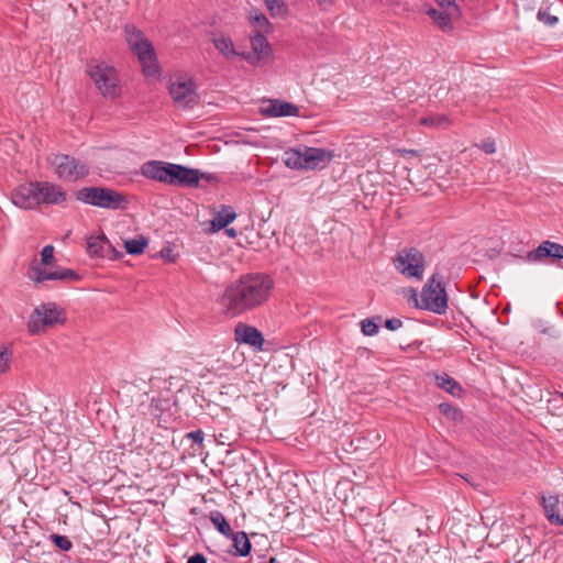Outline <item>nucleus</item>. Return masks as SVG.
Returning <instances> with one entry per match:
<instances>
[{
	"label": "nucleus",
	"instance_id": "obj_1",
	"mask_svg": "<svg viewBox=\"0 0 563 563\" xmlns=\"http://www.w3.org/2000/svg\"><path fill=\"white\" fill-rule=\"evenodd\" d=\"M274 288L273 279L265 274H245L229 284L220 302L227 314L241 316L265 305Z\"/></svg>",
	"mask_w": 563,
	"mask_h": 563
},
{
	"label": "nucleus",
	"instance_id": "obj_2",
	"mask_svg": "<svg viewBox=\"0 0 563 563\" xmlns=\"http://www.w3.org/2000/svg\"><path fill=\"white\" fill-rule=\"evenodd\" d=\"M123 32L129 48L137 56L143 74L146 77L158 76L159 65L155 49L145 34L132 23L125 24Z\"/></svg>",
	"mask_w": 563,
	"mask_h": 563
},
{
	"label": "nucleus",
	"instance_id": "obj_3",
	"mask_svg": "<svg viewBox=\"0 0 563 563\" xmlns=\"http://www.w3.org/2000/svg\"><path fill=\"white\" fill-rule=\"evenodd\" d=\"M55 262L54 246L45 245L41 251V260L34 258L27 268V277L35 284L47 280L73 282L79 280V275L69 268L56 267L54 271L42 266H51Z\"/></svg>",
	"mask_w": 563,
	"mask_h": 563
},
{
	"label": "nucleus",
	"instance_id": "obj_4",
	"mask_svg": "<svg viewBox=\"0 0 563 563\" xmlns=\"http://www.w3.org/2000/svg\"><path fill=\"white\" fill-rule=\"evenodd\" d=\"M86 71L103 98L113 100L120 96V80L113 66L92 59L87 64Z\"/></svg>",
	"mask_w": 563,
	"mask_h": 563
},
{
	"label": "nucleus",
	"instance_id": "obj_5",
	"mask_svg": "<svg viewBox=\"0 0 563 563\" xmlns=\"http://www.w3.org/2000/svg\"><path fill=\"white\" fill-rule=\"evenodd\" d=\"M333 158V154L324 148L301 146L284 153V163L291 169L323 168Z\"/></svg>",
	"mask_w": 563,
	"mask_h": 563
},
{
	"label": "nucleus",
	"instance_id": "obj_6",
	"mask_svg": "<svg viewBox=\"0 0 563 563\" xmlns=\"http://www.w3.org/2000/svg\"><path fill=\"white\" fill-rule=\"evenodd\" d=\"M66 321L65 311L55 302H44L30 313L26 329L31 335H41Z\"/></svg>",
	"mask_w": 563,
	"mask_h": 563
},
{
	"label": "nucleus",
	"instance_id": "obj_7",
	"mask_svg": "<svg viewBox=\"0 0 563 563\" xmlns=\"http://www.w3.org/2000/svg\"><path fill=\"white\" fill-rule=\"evenodd\" d=\"M77 200L95 207L124 210L129 203L126 197L107 187H84L76 192Z\"/></svg>",
	"mask_w": 563,
	"mask_h": 563
},
{
	"label": "nucleus",
	"instance_id": "obj_8",
	"mask_svg": "<svg viewBox=\"0 0 563 563\" xmlns=\"http://www.w3.org/2000/svg\"><path fill=\"white\" fill-rule=\"evenodd\" d=\"M57 177L65 181H77L89 174V165L68 154L52 153L46 158Z\"/></svg>",
	"mask_w": 563,
	"mask_h": 563
},
{
	"label": "nucleus",
	"instance_id": "obj_9",
	"mask_svg": "<svg viewBox=\"0 0 563 563\" xmlns=\"http://www.w3.org/2000/svg\"><path fill=\"white\" fill-rule=\"evenodd\" d=\"M417 307L437 314L445 313L448 309V295L441 275L433 274L428 279L422 288Z\"/></svg>",
	"mask_w": 563,
	"mask_h": 563
},
{
	"label": "nucleus",
	"instance_id": "obj_10",
	"mask_svg": "<svg viewBox=\"0 0 563 563\" xmlns=\"http://www.w3.org/2000/svg\"><path fill=\"white\" fill-rule=\"evenodd\" d=\"M395 267L407 278L422 279L426 258L416 247L404 249L393 260Z\"/></svg>",
	"mask_w": 563,
	"mask_h": 563
},
{
	"label": "nucleus",
	"instance_id": "obj_11",
	"mask_svg": "<svg viewBox=\"0 0 563 563\" xmlns=\"http://www.w3.org/2000/svg\"><path fill=\"white\" fill-rule=\"evenodd\" d=\"M178 165L179 164L164 161H148L141 166V174L147 179L176 186L178 179Z\"/></svg>",
	"mask_w": 563,
	"mask_h": 563
},
{
	"label": "nucleus",
	"instance_id": "obj_12",
	"mask_svg": "<svg viewBox=\"0 0 563 563\" xmlns=\"http://www.w3.org/2000/svg\"><path fill=\"white\" fill-rule=\"evenodd\" d=\"M168 90L176 108L191 109L198 103L197 87L191 78L170 82Z\"/></svg>",
	"mask_w": 563,
	"mask_h": 563
},
{
	"label": "nucleus",
	"instance_id": "obj_13",
	"mask_svg": "<svg viewBox=\"0 0 563 563\" xmlns=\"http://www.w3.org/2000/svg\"><path fill=\"white\" fill-rule=\"evenodd\" d=\"M190 516L192 517L189 521L190 525L195 526V528L208 527L210 525L213 528L222 529L230 528L224 515L218 510H208L207 506L203 507H195L190 510Z\"/></svg>",
	"mask_w": 563,
	"mask_h": 563
},
{
	"label": "nucleus",
	"instance_id": "obj_14",
	"mask_svg": "<svg viewBox=\"0 0 563 563\" xmlns=\"http://www.w3.org/2000/svg\"><path fill=\"white\" fill-rule=\"evenodd\" d=\"M563 260V245L549 240L543 241L538 247L530 251L526 255V261L529 263H555Z\"/></svg>",
	"mask_w": 563,
	"mask_h": 563
},
{
	"label": "nucleus",
	"instance_id": "obj_15",
	"mask_svg": "<svg viewBox=\"0 0 563 563\" xmlns=\"http://www.w3.org/2000/svg\"><path fill=\"white\" fill-rule=\"evenodd\" d=\"M36 181L20 185L11 194L12 203L21 209H34L40 205Z\"/></svg>",
	"mask_w": 563,
	"mask_h": 563
},
{
	"label": "nucleus",
	"instance_id": "obj_16",
	"mask_svg": "<svg viewBox=\"0 0 563 563\" xmlns=\"http://www.w3.org/2000/svg\"><path fill=\"white\" fill-rule=\"evenodd\" d=\"M234 339L236 342L247 344L256 351H262L265 342L262 332L257 328L244 322H239L235 325Z\"/></svg>",
	"mask_w": 563,
	"mask_h": 563
},
{
	"label": "nucleus",
	"instance_id": "obj_17",
	"mask_svg": "<svg viewBox=\"0 0 563 563\" xmlns=\"http://www.w3.org/2000/svg\"><path fill=\"white\" fill-rule=\"evenodd\" d=\"M40 205H60L66 201L67 192L62 186L49 181H36Z\"/></svg>",
	"mask_w": 563,
	"mask_h": 563
},
{
	"label": "nucleus",
	"instance_id": "obj_18",
	"mask_svg": "<svg viewBox=\"0 0 563 563\" xmlns=\"http://www.w3.org/2000/svg\"><path fill=\"white\" fill-rule=\"evenodd\" d=\"M261 113L266 118L296 117L299 114V108L288 101L271 99L263 102Z\"/></svg>",
	"mask_w": 563,
	"mask_h": 563
},
{
	"label": "nucleus",
	"instance_id": "obj_19",
	"mask_svg": "<svg viewBox=\"0 0 563 563\" xmlns=\"http://www.w3.org/2000/svg\"><path fill=\"white\" fill-rule=\"evenodd\" d=\"M212 43H213L214 47L219 51V53L222 54L227 59H231L235 56H241L249 63H253V60H252L253 56L251 55V53H247V54L239 53L234 48V44H233L231 37H229V36H225L223 34L213 36Z\"/></svg>",
	"mask_w": 563,
	"mask_h": 563
},
{
	"label": "nucleus",
	"instance_id": "obj_20",
	"mask_svg": "<svg viewBox=\"0 0 563 563\" xmlns=\"http://www.w3.org/2000/svg\"><path fill=\"white\" fill-rule=\"evenodd\" d=\"M426 13L431 18L432 22L444 33H451L454 30L453 22L462 15L453 14V11H443L430 8Z\"/></svg>",
	"mask_w": 563,
	"mask_h": 563
},
{
	"label": "nucleus",
	"instance_id": "obj_21",
	"mask_svg": "<svg viewBox=\"0 0 563 563\" xmlns=\"http://www.w3.org/2000/svg\"><path fill=\"white\" fill-rule=\"evenodd\" d=\"M251 45L253 49V63L258 62L263 58H266L271 55L272 48L267 41V38L261 33V31H257L252 37H251Z\"/></svg>",
	"mask_w": 563,
	"mask_h": 563
},
{
	"label": "nucleus",
	"instance_id": "obj_22",
	"mask_svg": "<svg viewBox=\"0 0 563 563\" xmlns=\"http://www.w3.org/2000/svg\"><path fill=\"white\" fill-rule=\"evenodd\" d=\"M178 179L176 186L179 187H198L199 181L201 180L200 170L196 168H190L184 165H178Z\"/></svg>",
	"mask_w": 563,
	"mask_h": 563
},
{
	"label": "nucleus",
	"instance_id": "obj_23",
	"mask_svg": "<svg viewBox=\"0 0 563 563\" xmlns=\"http://www.w3.org/2000/svg\"><path fill=\"white\" fill-rule=\"evenodd\" d=\"M219 532L228 538H232L233 545L240 555L246 556L250 554L251 542L244 530H239L238 532L235 530H219Z\"/></svg>",
	"mask_w": 563,
	"mask_h": 563
},
{
	"label": "nucleus",
	"instance_id": "obj_24",
	"mask_svg": "<svg viewBox=\"0 0 563 563\" xmlns=\"http://www.w3.org/2000/svg\"><path fill=\"white\" fill-rule=\"evenodd\" d=\"M559 498L556 496H543L542 497V506L544 510V515L547 516L549 522L552 526H562L563 518L560 516L558 511Z\"/></svg>",
	"mask_w": 563,
	"mask_h": 563
},
{
	"label": "nucleus",
	"instance_id": "obj_25",
	"mask_svg": "<svg viewBox=\"0 0 563 563\" xmlns=\"http://www.w3.org/2000/svg\"><path fill=\"white\" fill-rule=\"evenodd\" d=\"M111 249L112 246L103 233L98 236H91L88 239L87 251L90 255L104 257L108 250Z\"/></svg>",
	"mask_w": 563,
	"mask_h": 563
},
{
	"label": "nucleus",
	"instance_id": "obj_26",
	"mask_svg": "<svg viewBox=\"0 0 563 563\" xmlns=\"http://www.w3.org/2000/svg\"><path fill=\"white\" fill-rule=\"evenodd\" d=\"M435 382L439 388L444 389L454 397H460L463 391L461 385L445 373L437 375Z\"/></svg>",
	"mask_w": 563,
	"mask_h": 563
},
{
	"label": "nucleus",
	"instance_id": "obj_27",
	"mask_svg": "<svg viewBox=\"0 0 563 563\" xmlns=\"http://www.w3.org/2000/svg\"><path fill=\"white\" fill-rule=\"evenodd\" d=\"M236 217L232 207H222L211 221L214 231H219L230 224Z\"/></svg>",
	"mask_w": 563,
	"mask_h": 563
},
{
	"label": "nucleus",
	"instance_id": "obj_28",
	"mask_svg": "<svg viewBox=\"0 0 563 563\" xmlns=\"http://www.w3.org/2000/svg\"><path fill=\"white\" fill-rule=\"evenodd\" d=\"M420 125L432 126V128H442L449 126L451 124V120L444 114H429L419 119Z\"/></svg>",
	"mask_w": 563,
	"mask_h": 563
},
{
	"label": "nucleus",
	"instance_id": "obj_29",
	"mask_svg": "<svg viewBox=\"0 0 563 563\" xmlns=\"http://www.w3.org/2000/svg\"><path fill=\"white\" fill-rule=\"evenodd\" d=\"M147 245V239L144 236H140L139 239H131L124 241V247L129 254L140 255L144 252V249Z\"/></svg>",
	"mask_w": 563,
	"mask_h": 563
},
{
	"label": "nucleus",
	"instance_id": "obj_30",
	"mask_svg": "<svg viewBox=\"0 0 563 563\" xmlns=\"http://www.w3.org/2000/svg\"><path fill=\"white\" fill-rule=\"evenodd\" d=\"M265 4L273 18H284L288 13L287 4L283 0H265Z\"/></svg>",
	"mask_w": 563,
	"mask_h": 563
},
{
	"label": "nucleus",
	"instance_id": "obj_31",
	"mask_svg": "<svg viewBox=\"0 0 563 563\" xmlns=\"http://www.w3.org/2000/svg\"><path fill=\"white\" fill-rule=\"evenodd\" d=\"M440 412L448 419L454 422H461L463 420V412L457 407L450 405L449 402H441L439 405Z\"/></svg>",
	"mask_w": 563,
	"mask_h": 563
},
{
	"label": "nucleus",
	"instance_id": "obj_32",
	"mask_svg": "<svg viewBox=\"0 0 563 563\" xmlns=\"http://www.w3.org/2000/svg\"><path fill=\"white\" fill-rule=\"evenodd\" d=\"M12 357L13 352L11 347L5 345L0 346V375L7 373L10 369Z\"/></svg>",
	"mask_w": 563,
	"mask_h": 563
},
{
	"label": "nucleus",
	"instance_id": "obj_33",
	"mask_svg": "<svg viewBox=\"0 0 563 563\" xmlns=\"http://www.w3.org/2000/svg\"><path fill=\"white\" fill-rule=\"evenodd\" d=\"M49 540L54 543L56 548H58L63 552H68L73 549V542L66 536L52 533L49 536Z\"/></svg>",
	"mask_w": 563,
	"mask_h": 563
},
{
	"label": "nucleus",
	"instance_id": "obj_34",
	"mask_svg": "<svg viewBox=\"0 0 563 563\" xmlns=\"http://www.w3.org/2000/svg\"><path fill=\"white\" fill-rule=\"evenodd\" d=\"M250 21L254 26L258 27L260 30H266L269 26V21L267 20V18L263 13L257 12L256 10H252L250 12Z\"/></svg>",
	"mask_w": 563,
	"mask_h": 563
},
{
	"label": "nucleus",
	"instance_id": "obj_35",
	"mask_svg": "<svg viewBox=\"0 0 563 563\" xmlns=\"http://www.w3.org/2000/svg\"><path fill=\"white\" fill-rule=\"evenodd\" d=\"M435 3L440 7L443 11H453V14L455 15H462V11L455 0H434Z\"/></svg>",
	"mask_w": 563,
	"mask_h": 563
},
{
	"label": "nucleus",
	"instance_id": "obj_36",
	"mask_svg": "<svg viewBox=\"0 0 563 563\" xmlns=\"http://www.w3.org/2000/svg\"><path fill=\"white\" fill-rule=\"evenodd\" d=\"M537 19L545 25H555L559 22V18L550 14L547 10L540 9L537 14Z\"/></svg>",
	"mask_w": 563,
	"mask_h": 563
},
{
	"label": "nucleus",
	"instance_id": "obj_37",
	"mask_svg": "<svg viewBox=\"0 0 563 563\" xmlns=\"http://www.w3.org/2000/svg\"><path fill=\"white\" fill-rule=\"evenodd\" d=\"M362 332L365 335H375L378 332V325L374 320L365 319L362 321Z\"/></svg>",
	"mask_w": 563,
	"mask_h": 563
},
{
	"label": "nucleus",
	"instance_id": "obj_38",
	"mask_svg": "<svg viewBox=\"0 0 563 563\" xmlns=\"http://www.w3.org/2000/svg\"><path fill=\"white\" fill-rule=\"evenodd\" d=\"M187 438L192 440L194 443L198 444V448H202L203 435L200 430L191 431L187 434Z\"/></svg>",
	"mask_w": 563,
	"mask_h": 563
},
{
	"label": "nucleus",
	"instance_id": "obj_39",
	"mask_svg": "<svg viewBox=\"0 0 563 563\" xmlns=\"http://www.w3.org/2000/svg\"><path fill=\"white\" fill-rule=\"evenodd\" d=\"M401 325H402V321L398 318H391V319H387L385 321L386 329H388L390 331H396L399 328H401Z\"/></svg>",
	"mask_w": 563,
	"mask_h": 563
},
{
	"label": "nucleus",
	"instance_id": "obj_40",
	"mask_svg": "<svg viewBox=\"0 0 563 563\" xmlns=\"http://www.w3.org/2000/svg\"><path fill=\"white\" fill-rule=\"evenodd\" d=\"M481 148L486 153V154H493L496 152V145H495V142L494 141H485L482 143L481 145Z\"/></svg>",
	"mask_w": 563,
	"mask_h": 563
},
{
	"label": "nucleus",
	"instance_id": "obj_41",
	"mask_svg": "<svg viewBox=\"0 0 563 563\" xmlns=\"http://www.w3.org/2000/svg\"><path fill=\"white\" fill-rule=\"evenodd\" d=\"M187 563H207V559L203 554L196 553L188 559Z\"/></svg>",
	"mask_w": 563,
	"mask_h": 563
},
{
	"label": "nucleus",
	"instance_id": "obj_42",
	"mask_svg": "<svg viewBox=\"0 0 563 563\" xmlns=\"http://www.w3.org/2000/svg\"><path fill=\"white\" fill-rule=\"evenodd\" d=\"M161 255L163 258H165L167 262H174L175 256L173 255L172 249H163L161 251Z\"/></svg>",
	"mask_w": 563,
	"mask_h": 563
},
{
	"label": "nucleus",
	"instance_id": "obj_43",
	"mask_svg": "<svg viewBox=\"0 0 563 563\" xmlns=\"http://www.w3.org/2000/svg\"><path fill=\"white\" fill-rule=\"evenodd\" d=\"M200 175H201V179H205L209 183H213V181L218 180V177L214 174L200 172Z\"/></svg>",
	"mask_w": 563,
	"mask_h": 563
},
{
	"label": "nucleus",
	"instance_id": "obj_44",
	"mask_svg": "<svg viewBox=\"0 0 563 563\" xmlns=\"http://www.w3.org/2000/svg\"><path fill=\"white\" fill-rule=\"evenodd\" d=\"M216 439L221 444H230L229 438L225 437L222 432L216 435Z\"/></svg>",
	"mask_w": 563,
	"mask_h": 563
},
{
	"label": "nucleus",
	"instance_id": "obj_45",
	"mask_svg": "<svg viewBox=\"0 0 563 563\" xmlns=\"http://www.w3.org/2000/svg\"><path fill=\"white\" fill-rule=\"evenodd\" d=\"M398 153L402 156L405 155H415V156H418L419 155V152L416 151V150H398Z\"/></svg>",
	"mask_w": 563,
	"mask_h": 563
},
{
	"label": "nucleus",
	"instance_id": "obj_46",
	"mask_svg": "<svg viewBox=\"0 0 563 563\" xmlns=\"http://www.w3.org/2000/svg\"><path fill=\"white\" fill-rule=\"evenodd\" d=\"M487 518H488V517L482 516L483 525H484L486 528H487L488 526H492V527H493V526H495V523H496V522L494 521V522L489 523V522L487 521Z\"/></svg>",
	"mask_w": 563,
	"mask_h": 563
},
{
	"label": "nucleus",
	"instance_id": "obj_47",
	"mask_svg": "<svg viewBox=\"0 0 563 563\" xmlns=\"http://www.w3.org/2000/svg\"><path fill=\"white\" fill-rule=\"evenodd\" d=\"M228 233H229L231 236H234V235H235V231H234L233 229L228 230Z\"/></svg>",
	"mask_w": 563,
	"mask_h": 563
},
{
	"label": "nucleus",
	"instance_id": "obj_48",
	"mask_svg": "<svg viewBox=\"0 0 563 563\" xmlns=\"http://www.w3.org/2000/svg\"><path fill=\"white\" fill-rule=\"evenodd\" d=\"M319 4H322L324 2H330V0H317Z\"/></svg>",
	"mask_w": 563,
	"mask_h": 563
},
{
	"label": "nucleus",
	"instance_id": "obj_49",
	"mask_svg": "<svg viewBox=\"0 0 563 563\" xmlns=\"http://www.w3.org/2000/svg\"><path fill=\"white\" fill-rule=\"evenodd\" d=\"M8 432V430L1 429L0 433Z\"/></svg>",
	"mask_w": 563,
	"mask_h": 563
},
{
	"label": "nucleus",
	"instance_id": "obj_50",
	"mask_svg": "<svg viewBox=\"0 0 563 563\" xmlns=\"http://www.w3.org/2000/svg\"><path fill=\"white\" fill-rule=\"evenodd\" d=\"M560 267L563 268V263L560 264Z\"/></svg>",
	"mask_w": 563,
	"mask_h": 563
},
{
	"label": "nucleus",
	"instance_id": "obj_51",
	"mask_svg": "<svg viewBox=\"0 0 563 563\" xmlns=\"http://www.w3.org/2000/svg\"><path fill=\"white\" fill-rule=\"evenodd\" d=\"M562 397H563V394H562Z\"/></svg>",
	"mask_w": 563,
	"mask_h": 563
}]
</instances>
